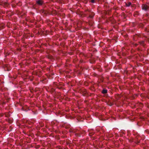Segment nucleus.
Wrapping results in <instances>:
<instances>
[{"label": "nucleus", "instance_id": "17", "mask_svg": "<svg viewBox=\"0 0 149 149\" xmlns=\"http://www.w3.org/2000/svg\"><path fill=\"white\" fill-rule=\"evenodd\" d=\"M55 89L54 88H52V92L55 91Z\"/></svg>", "mask_w": 149, "mask_h": 149}, {"label": "nucleus", "instance_id": "15", "mask_svg": "<svg viewBox=\"0 0 149 149\" xmlns=\"http://www.w3.org/2000/svg\"><path fill=\"white\" fill-rule=\"evenodd\" d=\"M3 116V114L2 113H1L0 114V117H2Z\"/></svg>", "mask_w": 149, "mask_h": 149}, {"label": "nucleus", "instance_id": "10", "mask_svg": "<svg viewBox=\"0 0 149 149\" xmlns=\"http://www.w3.org/2000/svg\"><path fill=\"white\" fill-rule=\"evenodd\" d=\"M125 4L127 6L129 7L131 4V3L130 2H129L128 3H125Z\"/></svg>", "mask_w": 149, "mask_h": 149}, {"label": "nucleus", "instance_id": "2", "mask_svg": "<svg viewBox=\"0 0 149 149\" xmlns=\"http://www.w3.org/2000/svg\"><path fill=\"white\" fill-rule=\"evenodd\" d=\"M55 85H56L57 88L59 89H63V84L62 83L60 82L58 84H55Z\"/></svg>", "mask_w": 149, "mask_h": 149}, {"label": "nucleus", "instance_id": "5", "mask_svg": "<svg viewBox=\"0 0 149 149\" xmlns=\"http://www.w3.org/2000/svg\"><path fill=\"white\" fill-rule=\"evenodd\" d=\"M44 3L42 0H37L36 1V4L39 6H42Z\"/></svg>", "mask_w": 149, "mask_h": 149}, {"label": "nucleus", "instance_id": "12", "mask_svg": "<svg viewBox=\"0 0 149 149\" xmlns=\"http://www.w3.org/2000/svg\"><path fill=\"white\" fill-rule=\"evenodd\" d=\"M94 132H90L89 133V135L90 136H91L93 135L94 134Z\"/></svg>", "mask_w": 149, "mask_h": 149}, {"label": "nucleus", "instance_id": "9", "mask_svg": "<svg viewBox=\"0 0 149 149\" xmlns=\"http://www.w3.org/2000/svg\"><path fill=\"white\" fill-rule=\"evenodd\" d=\"M107 90L106 89H103L102 91V93L103 94H106L107 93Z\"/></svg>", "mask_w": 149, "mask_h": 149}, {"label": "nucleus", "instance_id": "7", "mask_svg": "<svg viewBox=\"0 0 149 149\" xmlns=\"http://www.w3.org/2000/svg\"><path fill=\"white\" fill-rule=\"evenodd\" d=\"M139 43L140 44V45L143 47H144L145 46V42L144 41H139Z\"/></svg>", "mask_w": 149, "mask_h": 149}, {"label": "nucleus", "instance_id": "6", "mask_svg": "<svg viewBox=\"0 0 149 149\" xmlns=\"http://www.w3.org/2000/svg\"><path fill=\"white\" fill-rule=\"evenodd\" d=\"M136 139H137V143H139L140 142V140L141 139V137L137 136L136 137Z\"/></svg>", "mask_w": 149, "mask_h": 149}, {"label": "nucleus", "instance_id": "16", "mask_svg": "<svg viewBox=\"0 0 149 149\" xmlns=\"http://www.w3.org/2000/svg\"><path fill=\"white\" fill-rule=\"evenodd\" d=\"M137 36H134V40H135V39L136 38H137Z\"/></svg>", "mask_w": 149, "mask_h": 149}, {"label": "nucleus", "instance_id": "1", "mask_svg": "<svg viewBox=\"0 0 149 149\" xmlns=\"http://www.w3.org/2000/svg\"><path fill=\"white\" fill-rule=\"evenodd\" d=\"M85 132L84 131L82 130L80 131L79 133H76L75 134V135L77 137H80L81 136H83L85 135Z\"/></svg>", "mask_w": 149, "mask_h": 149}, {"label": "nucleus", "instance_id": "8", "mask_svg": "<svg viewBox=\"0 0 149 149\" xmlns=\"http://www.w3.org/2000/svg\"><path fill=\"white\" fill-rule=\"evenodd\" d=\"M5 25L2 24L0 25V30H1L4 28Z\"/></svg>", "mask_w": 149, "mask_h": 149}, {"label": "nucleus", "instance_id": "14", "mask_svg": "<svg viewBox=\"0 0 149 149\" xmlns=\"http://www.w3.org/2000/svg\"><path fill=\"white\" fill-rule=\"evenodd\" d=\"M90 1L92 3H94L95 2V0H90Z\"/></svg>", "mask_w": 149, "mask_h": 149}, {"label": "nucleus", "instance_id": "18", "mask_svg": "<svg viewBox=\"0 0 149 149\" xmlns=\"http://www.w3.org/2000/svg\"><path fill=\"white\" fill-rule=\"evenodd\" d=\"M137 45V44H135V46H136Z\"/></svg>", "mask_w": 149, "mask_h": 149}, {"label": "nucleus", "instance_id": "4", "mask_svg": "<svg viewBox=\"0 0 149 149\" xmlns=\"http://www.w3.org/2000/svg\"><path fill=\"white\" fill-rule=\"evenodd\" d=\"M88 12L89 13V14L87 13V14L89 15V17L91 18H93L95 14V13L93 12H92L89 10H88Z\"/></svg>", "mask_w": 149, "mask_h": 149}, {"label": "nucleus", "instance_id": "11", "mask_svg": "<svg viewBox=\"0 0 149 149\" xmlns=\"http://www.w3.org/2000/svg\"><path fill=\"white\" fill-rule=\"evenodd\" d=\"M5 115L6 117H8L10 116V114L8 113H5Z\"/></svg>", "mask_w": 149, "mask_h": 149}, {"label": "nucleus", "instance_id": "3", "mask_svg": "<svg viewBox=\"0 0 149 149\" xmlns=\"http://www.w3.org/2000/svg\"><path fill=\"white\" fill-rule=\"evenodd\" d=\"M142 9L145 11H147L149 10V5H148L146 4H143L142 6Z\"/></svg>", "mask_w": 149, "mask_h": 149}, {"label": "nucleus", "instance_id": "13", "mask_svg": "<svg viewBox=\"0 0 149 149\" xmlns=\"http://www.w3.org/2000/svg\"><path fill=\"white\" fill-rule=\"evenodd\" d=\"M113 104V103L111 102H109V105L110 106H111Z\"/></svg>", "mask_w": 149, "mask_h": 149}]
</instances>
